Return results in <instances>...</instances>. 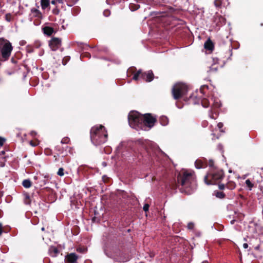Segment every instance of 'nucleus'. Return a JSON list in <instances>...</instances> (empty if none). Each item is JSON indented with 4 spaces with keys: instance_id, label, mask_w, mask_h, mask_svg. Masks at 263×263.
I'll return each instance as SVG.
<instances>
[{
    "instance_id": "412c9836",
    "label": "nucleus",
    "mask_w": 263,
    "mask_h": 263,
    "mask_svg": "<svg viewBox=\"0 0 263 263\" xmlns=\"http://www.w3.org/2000/svg\"><path fill=\"white\" fill-rule=\"evenodd\" d=\"M142 72L141 70H139L134 76L133 79L137 80L140 76H141Z\"/></svg>"
},
{
    "instance_id": "f8f14e48",
    "label": "nucleus",
    "mask_w": 263,
    "mask_h": 263,
    "mask_svg": "<svg viewBox=\"0 0 263 263\" xmlns=\"http://www.w3.org/2000/svg\"><path fill=\"white\" fill-rule=\"evenodd\" d=\"M44 33L48 36L51 35L54 32L53 29L49 26H45L42 28Z\"/></svg>"
},
{
    "instance_id": "72a5a7b5",
    "label": "nucleus",
    "mask_w": 263,
    "mask_h": 263,
    "mask_svg": "<svg viewBox=\"0 0 263 263\" xmlns=\"http://www.w3.org/2000/svg\"><path fill=\"white\" fill-rule=\"evenodd\" d=\"M225 186H225V185H224V184H219L218 185V187H219V189L220 190H224V188H225Z\"/></svg>"
},
{
    "instance_id": "393cba45",
    "label": "nucleus",
    "mask_w": 263,
    "mask_h": 263,
    "mask_svg": "<svg viewBox=\"0 0 263 263\" xmlns=\"http://www.w3.org/2000/svg\"><path fill=\"white\" fill-rule=\"evenodd\" d=\"M220 105H221V104H220V101L218 99L214 100V107L218 108V107H219L220 106Z\"/></svg>"
},
{
    "instance_id": "e433bc0d",
    "label": "nucleus",
    "mask_w": 263,
    "mask_h": 263,
    "mask_svg": "<svg viewBox=\"0 0 263 263\" xmlns=\"http://www.w3.org/2000/svg\"><path fill=\"white\" fill-rule=\"evenodd\" d=\"M5 141V139L0 137V145L2 146Z\"/></svg>"
},
{
    "instance_id": "79ce46f5",
    "label": "nucleus",
    "mask_w": 263,
    "mask_h": 263,
    "mask_svg": "<svg viewBox=\"0 0 263 263\" xmlns=\"http://www.w3.org/2000/svg\"><path fill=\"white\" fill-rule=\"evenodd\" d=\"M53 13L57 14L59 13V10L56 8V9L53 10Z\"/></svg>"
},
{
    "instance_id": "2f4dec72",
    "label": "nucleus",
    "mask_w": 263,
    "mask_h": 263,
    "mask_svg": "<svg viewBox=\"0 0 263 263\" xmlns=\"http://www.w3.org/2000/svg\"><path fill=\"white\" fill-rule=\"evenodd\" d=\"M149 204H147V203L145 204L144 205V206H143V210H144L145 212H147V211H148V209H149Z\"/></svg>"
},
{
    "instance_id": "2eb2a0df",
    "label": "nucleus",
    "mask_w": 263,
    "mask_h": 263,
    "mask_svg": "<svg viewBox=\"0 0 263 263\" xmlns=\"http://www.w3.org/2000/svg\"><path fill=\"white\" fill-rule=\"evenodd\" d=\"M159 121L161 124L163 126H165L167 125L168 123V119L167 117L164 116L160 117Z\"/></svg>"
},
{
    "instance_id": "f257e3e1",
    "label": "nucleus",
    "mask_w": 263,
    "mask_h": 263,
    "mask_svg": "<svg viewBox=\"0 0 263 263\" xmlns=\"http://www.w3.org/2000/svg\"><path fill=\"white\" fill-rule=\"evenodd\" d=\"M129 126L136 130H148L154 126L156 119L150 114L143 115L137 111H130L128 116Z\"/></svg>"
},
{
    "instance_id": "4d7b16f0",
    "label": "nucleus",
    "mask_w": 263,
    "mask_h": 263,
    "mask_svg": "<svg viewBox=\"0 0 263 263\" xmlns=\"http://www.w3.org/2000/svg\"><path fill=\"white\" fill-rule=\"evenodd\" d=\"M153 256H154V255H151V257H153Z\"/></svg>"
},
{
    "instance_id": "a878e982",
    "label": "nucleus",
    "mask_w": 263,
    "mask_h": 263,
    "mask_svg": "<svg viewBox=\"0 0 263 263\" xmlns=\"http://www.w3.org/2000/svg\"><path fill=\"white\" fill-rule=\"evenodd\" d=\"M69 141L70 140L68 137H64L61 140V143L62 144H67Z\"/></svg>"
},
{
    "instance_id": "7c9ffc66",
    "label": "nucleus",
    "mask_w": 263,
    "mask_h": 263,
    "mask_svg": "<svg viewBox=\"0 0 263 263\" xmlns=\"http://www.w3.org/2000/svg\"><path fill=\"white\" fill-rule=\"evenodd\" d=\"M110 14V11L107 9L105 10L103 12V15L106 17L109 16Z\"/></svg>"
},
{
    "instance_id": "5fc2aeb1",
    "label": "nucleus",
    "mask_w": 263,
    "mask_h": 263,
    "mask_svg": "<svg viewBox=\"0 0 263 263\" xmlns=\"http://www.w3.org/2000/svg\"><path fill=\"white\" fill-rule=\"evenodd\" d=\"M2 82V79L0 78V82Z\"/></svg>"
},
{
    "instance_id": "20e7f679",
    "label": "nucleus",
    "mask_w": 263,
    "mask_h": 263,
    "mask_svg": "<svg viewBox=\"0 0 263 263\" xmlns=\"http://www.w3.org/2000/svg\"><path fill=\"white\" fill-rule=\"evenodd\" d=\"M104 252L108 257L119 262H124L129 260V257L125 255L117 247H105L104 248Z\"/></svg>"
},
{
    "instance_id": "423d86ee",
    "label": "nucleus",
    "mask_w": 263,
    "mask_h": 263,
    "mask_svg": "<svg viewBox=\"0 0 263 263\" xmlns=\"http://www.w3.org/2000/svg\"><path fill=\"white\" fill-rule=\"evenodd\" d=\"M187 87L186 85L183 83H177L172 88L173 98L177 100L184 96L187 92Z\"/></svg>"
},
{
    "instance_id": "cd10ccee",
    "label": "nucleus",
    "mask_w": 263,
    "mask_h": 263,
    "mask_svg": "<svg viewBox=\"0 0 263 263\" xmlns=\"http://www.w3.org/2000/svg\"><path fill=\"white\" fill-rule=\"evenodd\" d=\"M63 0H51V4L52 5H57V4H62Z\"/></svg>"
},
{
    "instance_id": "49530a36",
    "label": "nucleus",
    "mask_w": 263,
    "mask_h": 263,
    "mask_svg": "<svg viewBox=\"0 0 263 263\" xmlns=\"http://www.w3.org/2000/svg\"><path fill=\"white\" fill-rule=\"evenodd\" d=\"M235 221H236V220H235V219L232 220L231 221V223L232 224H234V222H235Z\"/></svg>"
},
{
    "instance_id": "a18cd8bd",
    "label": "nucleus",
    "mask_w": 263,
    "mask_h": 263,
    "mask_svg": "<svg viewBox=\"0 0 263 263\" xmlns=\"http://www.w3.org/2000/svg\"><path fill=\"white\" fill-rule=\"evenodd\" d=\"M30 144L33 146H35L36 145H37V144L36 143H33L32 141H30Z\"/></svg>"
},
{
    "instance_id": "473e14b6",
    "label": "nucleus",
    "mask_w": 263,
    "mask_h": 263,
    "mask_svg": "<svg viewBox=\"0 0 263 263\" xmlns=\"http://www.w3.org/2000/svg\"><path fill=\"white\" fill-rule=\"evenodd\" d=\"M194 223L192 222H190L187 224V228L190 230H192L194 228Z\"/></svg>"
},
{
    "instance_id": "c85d7f7f",
    "label": "nucleus",
    "mask_w": 263,
    "mask_h": 263,
    "mask_svg": "<svg viewBox=\"0 0 263 263\" xmlns=\"http://www.w3.org/2000/svg\"><path fill=\"white\" fill-rule=\"evenodd\" d=\"M214 5L216 7H219L221 5V2L220 0H215L214 1Z\"/></svg>"
},
{
    "instance_id": "39448f33",
    "label": "nucleus",
    "mask_w": 263,
    "mask_h": 263,
    "mask_svg": "<svg viewBox=\"0 0 263 263\" xmlns=\"http://www.w3.org/2000/svg\"><path fill=\"white\" fill-rule=\"evenodd\" d=\"M13 47L7 40L0 38V60H7L11 55Z\"/></svg>"
},
{
    "instance_id": "f3484780",
    "label": "nucleus",
    "mask_w": 263,
    "mask_h": 263,
    "mask_svg": "<svg viewBox=\"0 0 263 263\" xmlns=\"http://www.w3.org/2000/svg\"><path fill=\"white\" fill-rule=\"evenodd\" d=\"M213 194L217 198H219V199H222L225 196V195L223 192L217 191H214Z\"/></svg>"
},
{
    "instance_id": "bb28decb",
    "label": "nucleus",
    "mask_w": 263,
    "mask_h": 263,
    "mask_svg": "<svg viewBox=\"0 0 263 263\" xmlns=\"http://www.w3.org/2000/svg\"><path fill=\"white\" fill-rule=\"evenodd\" d=\"M64 169L62 167H60L57 172V174L60 176H63L64 175Z\"/></svg>"
},
{
    "instance_id": "a19ab883",
    "label": "nucleus",
    "mask_w": 263,
    "mask_h": 263,
    "mask_svg": "<svg viewBox=\"0 0 263 263\" xmlns=\"http://www.w3.org/2000/svg\"><path fill=\"white\" fill-rule=\"evenodd\" d=\"M129 7H130V9L132 11L136 10L138 9L139 8V7H136V8H134H134H132V5H130V6H129Z\"/></svg>"
},
{
    "instance_id": "4468645a",
    "label": "nucleus",
    "mask_w": 263,
    "mask_h": 263,
    "mask_svg": "<svg viewBox=\"0 0 263 263\" xmlns=\"http://www.w3.org/2000/svg\"><path fill=\"white\" fill-rule=\"evenodd\" d=\"M32 15L39 18H41L42 14L41 12L37 9L33 8L31 10Z\"/></svg>"
},
{
    "instance_id": "9d476101",
    "label": "nucleus",
    "mask_w": 263,
    "mask_h": 263,
    "mask_svg": "<svg viewBox=\"0 0 263 263\" xmlns=\"http://www.w3.org/2000/svg\"><path fill=\"white\" fill-rule=\"evenodd\" d=\"M78 259V256L74 253H71L66 256V260L68 263H75Z\"/></svg>"
},
{
    "instance_id": "3c124183",
    "label": "nucleus",
    "mask_w": 263,
    "mask_h": 263,
    "mask_svg": "<svg viewBox=\"0 0 263 263\" xmlns=\"http://www.w3.org/2000/svg\"><path fill=\"white\" fill-rule=\"evenodd\" d=\"M34 134H35V132H32L31 133V134L32 136L34 135Z\"/></svg>"
},
{
    "instance_id": "dca6fc26",
    "label": "nucleus",
    "mask_w": 263,
    "mask_h": 263,
    "mask_svg": "<svg viewBox=\"0 0 263 263\" xmlns=\"http://www.w3.org/2000/svg\"><path fill=\"white\" fill-rule=\"evenodd\" d=\"M50 4L49 0H41V5L42 8L44 10L47 8Z\"/></svg>"
},
{
    "instance_id": "8fccbe9b",
    "label": "nucleus",
    "mask_w": 263,
    "mask_h": 263,
    "mask_svg": "<svg viewBox=\"0 0 263 263\" xmlns=\"http://www.w3.org/2000/svg\"><path fill=\"white\" fill-rule=\"evenodd\" d=\"M202 263H209L207 260H204L202 262Z\"/></svg>"
},
{
    "instance_id": "58836bf2",
    "label": "nucleus",
    "mask_w": 263,
    "mask_h": 263,
    "mask_svg": "<svg viewBox=\"0 0 263 263\" xmlns=\"http://www.w3.org/2000/svg\"><path fill=\"white\" fill-rule=\"evenodd\" d=\"M254 249L256 250H259L260 249V245L258 244L256 246H254Z\"/></svg>"
},
{
    "instance_id": "603ef678",
    "label": "nucleus",
    "mask_w": 263,
    "mask_h": 263,
    "mask_svg": "<svg viewBox=\"0 0 263 263\" xmlns=\"http://www.w3.org/2000/svg\"><path fill=\"white\" fill-rule=\"evenodd\" d=\"M42 231H44L45 230V228L44 227H43L42 229H41Z\"/></svg>"
},
{
    "instance_id": "6e6552de",
    "label": "nucleus",
    "mask_w": 263,
    "mask_h": 263,
    "mask_svg": "<svg viewBox=\"0 0 263 263\" xmlns=\"http://www.w3.org/2000/svg\"><path fill=\"white\" fill-rule=\"evenodd\" d=\"M53 51H56L61 46V40L58 38H52L49 44Z\"/></svg>"
},
{
    "instance_id": "c9c22d12",
    "label": "nucleus",
    "mask_w": 263,
    "mask_h": 263,
    "mask_svg": "<svg viewBox=\"0 0 263 263\" xmlns=\"http://www.w3.org/2000/svg\"><path fill=\"white\" fill-rule=\"evenodd\" d=\"M217 127L221 131H222L221 128L223 127V124L221 122L218 123L217 124Z\"/></svg>"
},
{
    "instance_id": "864d4df0",
    "label": "nucleus",
    "mask_w": 263,
    "mask_h": 263,
    "mask_svg": "<svg viewBox=\"0 0 263 263\" xmlns=\"http://www.w3.org/2000/svg\"><path fill=\"white\" fill-rule=\"evenodd\" d=\"M254 240H255V241H258V239H254Z\"/></svg>"
},
{
    "instance_id": "de8ad7c7",
    "label": "nucleus",
    "mask_w": 263,
    "mask_h": 263,
    "mask_svg": "<svg viewBox=\"0 0 263 263\" xmlns=\"http://www.w3.org/2000/svg\"><path fill=\"white\" fill-rule=\"evenodd\" d=\"M37 178H38V177H37V176H34L33 177V179H34V180H36V179H37Z\"/></svg>"
},
{
    "instance_id": "09e8293b",
    "label": "nucleus",
    "mask_w": 263,
    "mask_h": 263,
    "mask_svg": "<svg viewBox=\"0 0 263 263\" xmlns=\"http://www.w3.org/2000/svg\"><path fill=\"white\" fill-rule=\"evenodd\" d=\"M102 165H103L104 166H106V163H105V162H103L102 163Z\"/></svg>"
},
{
    "instance_id": "c03bdc74",
    "label": "nucleus",
    "mask_w": 263,
    "mask_h": 263,
    "mask_svg": "<svg viewBox=\"0 0 263 263\" xmlns=\"http://www.w3.org/2000/svg\"><path fill=\"white\" fill-rule=\"evenodd\" d=\"M243 247L245 249H247L248 247V245L247 243H245L243 244Z\"/></svg>"
},
{
    "instance_id": "1a4fd4ad",
    "label": "nucleus",
    "mask_w": 263,
    "mask_h": 263,
    "mask_svg": "<svg viewBox=\"0 0 263 263\" xmlns=\"http://www.w3.org/2000/svg\"><path fill=\"white\" fill-rule=\"evenodd\" d=\"M141 77L146 82H151L154 78V74L152 70H149L146 72L142 73L141 74Z\"/></svg>"
},
{
    "instance_id": "0eeeda50",
    "label": "nucleus",
    "mask_w": 263,
    "mask_h": 263,
    "mask_svg": "<svg viewBox=\"0 0 263 263\" xmlns=\"http://www.w3.org/2000/svg\"><path fill=\"white\" fill-rule=\"evenodd\" d=\"M178 181L184 187H188L191 184H194V177L192 172H184L183 176L180 174L178 177Z\"/></svg>"
},
{
    "instance_id": "4be33fe9",
    "label": "nucleus",
    "mask_w": 263,
    "mask_h": 263,
    "mask_svg": "<svg viewBox=\"0 0 263 263\" xmlns=\"http://www.w3.org/2000/svg\"><path fill=\"white\" fill-rule=\"evenodd\" d=\"M246 184L248 187H249L250 190H252V188L253 186V183H252V182L250 181L249 179H247L246 180Z\"/></svg>"
},
{
    "instance_id": "ea45409f",
    "label": "nucleus",
    "mask_w": 263,
    "mask_h": 263,
    "mask_svg": "<svg viewBox=\"0 0 263 263\" xmlns=\"http://www.w3.org/2000/svg\"><path fill=\"white\" fill-rule=\"evenodd\" d=\"M217 69V67H211L210 68V71H216Z\"/></svg>"
},
{
    "instance_id": "a211bd4d",
    "label": "nucleus",
    "mask_w": 263,
    "mask_h": 263,
    "mask_svg": "<svg viewBox=\"0 0 263 263\" xmlns=\"http://www.w3.org/2000/svg\"><path fill=\"white\" fill-rule=\"evenodd\" d=\"M24 201L25 204L29 205L31 202V199H30V197L28 193H25L24 194Z\"/></svg>"
},
{
    "instance_id": "37998d69",
    "label": "nucleus",
    "mask_w": 263,
    "mask_h": 263,
    "mask_svg": "<svg viewBox=\"0 0 263 263\" xmlns=\"http://www.w3.org/2000/svg\"><path fill=\"white\" fill-rule=\"evenodd\" d=\"M3 233V230H2V224L0 222V235Z\"/></svg>"
},
{
    "instance_id": "aec40b11",
    "label": "nucleus",
    "mask_w": 263,
    "mask_h": 263,
    "mask_svg": "<svg viewBox=\"0 0 263 263\" xmlns=\"http://www.w3.org/2000/svg\"><path fill=\"white\" fill-rule=\"evenodd\" d=\"M236 184L234 182L230 181L229 182L227 185L226 187L229 190H233L235 188Z\"/></svg>"
},
{
    "instance_id": "f704fd0d",
    "label": "nucleus",
    "mask_w": 263,
    "mask_h": 263,
    "mask_svg": "<svg viewBox=\"0 0 263 263\" xmlns=\"http://www.w3.org/2000/svg\"><path fill=\"white\" fill-rule=\"evenodd\" d=\"M77 250L78 252H83H83H85L86 251V249H85V248L82 249V248H78L77 249Z\"/></svg>"
},
{
    "instance_id": "6e6d98bb",
    "label": "nucleus",
    "mask_w": 263,
    "mask_h": 263,
    "mask_svg": "<svg viewBox=\"0 0 263 263\" xmlns=\"http://www.w3.org/2000/svg\"><path fill=\"white\" fill-rule=\"evenodd\" d=\"M191 192H188V194H191Z\"/></svg>"
},
{
    "instance_id": "4c0bfd02",
    "label": "nucleus",
    "mask_w": 263,
    "mask_h": 263,
    "mask_svg": "<svg viewBox=\"0 0 263 263\" xmlns=\"http://www.w3.org/2000/svg\"><path fill=\"white\" fill-rule=\"evenodd\" d=\"M51 250L53 251V252H54V254H57L58 253V250L55 248H53L52 249H50V251H51Z\"/></svg>"
},
{
    "instance_id": "ddd939ff",
    "label": "nucleus",
    "mask_w": 263,
    "mask_h": 263,
    "mask_svg": "<svg viewBox=\"0 0 263 263\" xmlns=\"http://www.w3.org/2000/svg\"><path fill=\"white\" fill-rule=\"evenodd\" d=\"M204 47L205 49L211 50V51L213 50V49L214 48L213 44L212 42L210 39H209L205 42Z\"/></svg>"
},
{
    "instance_id": "c756f323",
    "label": "nucleus",
    "mask_w": 263,
    "mask_h": 263,
    "mask_svg": "<svg viewBox=\"0 0 263 263\" xmlns=\"http://www.w3.org/2000/svg\"><path fill=\"white\" fill-rule=\"evenodd\" d=\"M11 15L10 13H7L5 15V20L7 22H10L11 21Z\"/></svg>"
},
{
    "instance_id": "6ab92c4d",
    "label": "nucleus",
    "mask_w": 263,
    "mask_h": 263,
    "mask_svg": "<svg viewBox=\"0 0 263 263\" xmlns=\"http://www.w3.org/2000/svg\"><path fill=\"white\" fill-rule=\"evenodd\" d=\"M22 184L25 188H29L31 185V182L29 179H25L23 181Z\"/></svg>"
},
{
    "instance_id": "b1692460",
    "label": "nucleus",
    "mask_w": 263,
    "mask_h": 263,
    "mask_svg": "<svg viewBox=\"0 0 263 263\" xmlns=\"http://www.w3.org/2000/svg\"><path fill=\"white\" fill-rule=\"evenodd\" d=\"M209 116L211 119L215 120L217 118V115L216 112H213L212 111H210Z\"/></svg>"
},
{
    "instance_id": "5701e85b",
    "label": "nucleus",
    "mask_w": 263,
    "mask_h": 263,
    "mask_svg": "<svg viewBox=\"0 0 263 263\" xmlns=\"http://www.w3.org/2000/svg\"><path fill=\"white\" fill-rule=\"evenodd\" d=\"M202 105L203 107L206 108L209 105V101L206 99H204L202 101Z\"/></svg>"
},
{
    "instance_id": "9b49d317",
    "label": "nucleus",
    "mask_w": 263,
    "mask_h": 263,
    "mask_svg": "<svg viewBox=\"0 0 263 263\" xmlns=\"http://www.w3.org/2000/svg\"><path fill=\"white\" fill-rule=\"evenodd\" d=\"M195 166L196 168L200 169L206 166V163L202 160H197L195 162Z\"/></svg>"
},
{
    "instance_id": "f03ea898",
    "label": "nucleus",
    "mask_w": 263,
    "mask_h": 263,
    "mask_svg": "<svg viewBox=\"0 0 263 263\" xmlns=\"http://www.w3.org/2000/svg\"><path fill=\"white\" fill-rule=\"evenodd\" d=\"M91 142L96 146L104 143L107 139V133L105 127L100 125L95 126L90 130Z\"/></svg>"
},
{
    "instance_id": "7ed1b4c3",
    "label": "nucleus",
    "mask_w": 263,
    "mask_h": 263,
    "mask_svg": "<svg viewBox=\"0 0 263 263\" xmlns=\"http://www.w3.org/2000/svg\"><path fill=\"white\" fill-rule=\"evenodd\" d=\"M209 165L211 168V170L204 178V182L208 185L214 184L216 181L222 180L224 177L222 170L213 167L214 162L212 160H210Z\"/></svg>"
}]
</instances>
